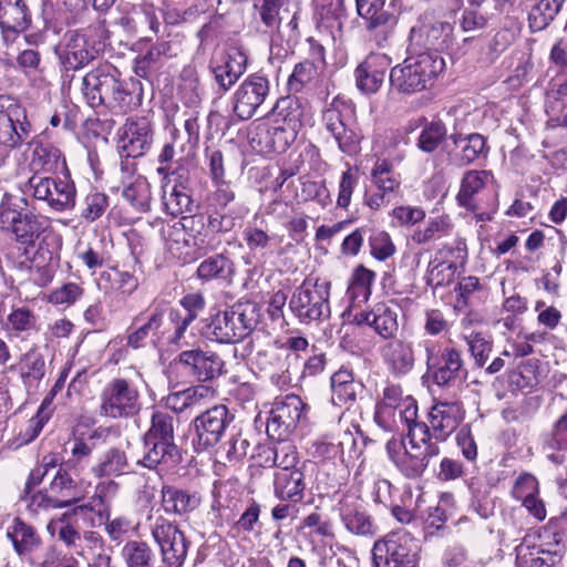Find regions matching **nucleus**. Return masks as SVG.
Listing matches in <instances>:
<instances>
[{"instance_id": "obj_32", "label": "nucleus", "mask_w": 567, "mask_h": 567, "mask_svg": "<svg viewBox=\"0 0 567 567\" xmlns=\"http://www.w3.org/2000/svg\"><path fill=\"white\" fill-rule=\"evenodd\" d=\"M513 494L535 519L543 522L546 518V506L538 496V482L534 476L528 474L519 476Z\"/></svg>"}, {"instance_id": "obj_27", "label": "nucleus", "mask_w": 567, "mask_h": 567, "mask_svg": "<svg viewBox=\"0 0 567 567\" xmlns=\"http://www.w3.org/2000/svg\"><path fill=\"white\" fill-rule=\"evenodd\" d=\"M90 483L78 482L72 478L69 472L60 467L49 485V493L53 495L61 508L69 507L82 502Z\"/></svg>"}, {"instance_id": "obj_59", "label": "nucleus", "mask_w": 567, "mask_h": 567, "mask_svg": "<svg viewBox=\"0 0 567 567\" xmlns=\"http://www.w3.org/2000/svg\"><path fill=\"white\" fill-rule=\"evenodd\" d=\"M323 70L303 60L297 63L290 74L287 85L290 92H300L305 86L313 84Z\"/></svg>"}, {"instance_id": "obj_44", "label": "nucleus", "mask_w": 567, "mask_h": 567, "mask_svg": "<svg viewBox=\"0 0 567 567\" xmlns=\"http://www.w3.org/2000/svg\"><path fill=\"white\" fill-rule=\"evenodd\" d=\"M29 147L32 152L30 165L34 171L54 172L59 169L60 165H64L61 152L55 146L41 141H32Z\"/></svg>"}, {"instance_id": "obj_15", "label": "nucleus", "mask_w": 567, "mask_h": 567, "mask_svg": "<svg viewBox=\"0 0 567 567\" xmlns=\"http://www.w3.org/2000/svg\"><path fill=\"white\" fill-rule=\"evenodd\" d=\"M229 422L228 409L225 405H214L197 415L193 421L197 450H206L216 445Z\"/></svg>"}, {"instance_id": "obj_49", "label": "nucleus", "mask_w": 567, "mask_h": 567, "mask_svg": "<svg viewBox=\"0 0 567 567\" xmlns=\"http://www.w3.org/2000/svg\"><path fill=\"white\" fill-rule=\"evenodd\" d=\"M121 557L126 567H153L155 553L144 540H128L121 549Z\"/></svg>"}, {"instance_id": "obj_51", "label": "nucleus", "mask_w": 567, "mask_h": 567, "mask_svg": "<svg viewBox=\"0 0 567 567\" xmlns=\"http://www.w3.org/2000/svg\"><path fill=\"white\" fill-rule=\"evenodd\" d=\"M375 279V274L359 266L352 272L347 290V296L352 303L365 302L371 295V287Z\"/></svg>"}, {"instance_id": "obj_58", "label": "nucleus", "mask_w": 567, "mask_h": 567, "mask_svg": "<svg viewBox=\"0 0 567 567\" xmlns=\"http://www.w3.org/2000/svg\"><path fill=\"white\" fill-rule=\"evenodd\" d=\"M315 17L326 28H340L344 17L343 0H316Z\"/></svg>"}, {"instance_id": "obj_34", "label": "nucleus", "mask_w": 567, "mask_h": 567, "mask_svg": "<svg viewBox=\"0 0 567 567\" xmlns=\"http://www.w3.org/2000/svg\"><path fill=\"white\" fill-rule=\"evenodd\" d=\"M30 24V14L23 0L0 1V28L6 38L10 33L24 31Z\"/></svg>"}, {"instance_id": "obj_4", "label": "nucleus", "mask_w": 567, "mask_h": 567, "mask_svg": "<svg viewBox=\"0 0 567 567\" xmlns=\"http://www.w3.org/2000/svg\"><path fill=\"white\" fill-rule=\"evenodd\" d=\"M50 228L49 218L33 213L22 214L13 197L4 194L0 203V230L24 248L34 247L37 240Z\"/></svg>"}, {"instance_id": "obj_26", "label": "nucleus", "mask_w": 567, "mask_h": 567, "mask_svg": "<svg viewBox=\"0 0 567 567\" xmlns=\"http://www.w3.org/2000/svg\"><path fill=\"white\" fill-rule=\"evenodd\" d=\"M30 134V123L24 109L19 105L9 107L0 114V144L13 150L22 144Z\"/></svg>"}, {"instance_id": "obj_52", "label": "nucleus", "mask_w": 567, "mask_h": 567, "mask_svg": "<svg viewBox=\"0 0 567 567\" xmlns=\"http://www.w3.org/2000/svg\"><path fill=\"white\" fill-rule=\"evenodd\" d=\"M122 195L137 212L145 213L150 210L151 186L145 177L141 175L133 177L127 185H124Z\"/></svg>"}, {"instance_id": "obj_37", "label": "nucleus", "mask_w": 567, "mask_h": 567, "mask_svg": "<svg viewBox=\"0 0 567 567\" xmlns=\"http://www.w3.org/2000/svg\"><path fill=\"white\" fill-rule=\"evenodd\" d=\"M7 538L12 543L18 556L22 557L41 545V537L35 528L20 517L13 518L7 529Z\"/></svg>"}, {"instance_id": "obj_18", "label": "nucleus", "mask_w": 567, "mask_h": 567, "mask_svg": "<svg viewBox=\"0 0 567 567\" xmlns=\"http://www.w3.org/2000/svg\"><path fill=\"white\" fill-rule=\"evenodd\" d=\"M465 244L458 243L455 248L444 245L434 260L430 261L426 284L433 288L444 287L450 284L455 274L457 262H463L466 256Z\"/></svg>"}, {"instance_id": "obj_40", "label": "nucleus", "mask_w": 567, "mask_h": 567, "mask_svg": "<svg viewBox=\"0 0 567 567\" xmlns=\"http://www.w3.org/2000/svg\"><path fill=\"white\" fill-rule=\"evenodd\" d=\"M394 166L392 161L377 157L370 174L375 188L392 199L399 194L402 183L401 175L394 172Z\"/></svg>"}, {"instance_id": "obj_6", "label": "nucleus", "mask_w": 567, "mask_h": 567, "mask_svg": "<svg viewBox=\"0 0 567 567\" xmlns=\"http://www.w3.org/2000/svg\"><path fill=\"white\" fill-rule=\"evenodd\" d=\"M329 296V281L308 278L295 289L289 309L301 323L324 320L330 317Z\"/></svg>"}, {"instance_id": "obj_62", "label": "nucleus", "mask_w": 567, "mask_h": 567, "mask_svg": "<svg viewBox=\"0 0 567 567\" xmlns=\"http://www.w3.org/2000/svg\"><path fill=\"white\" fill-rule=\"evenodd\" d=\"M37 316L27 307L12 308L7 317L6 329L14 337L35 329Z\"/></svg>"}, {"instance_id": "obj_3", "label": "nucleus", "mask_w": 567, "mask_h": 567, "mask_svg": "<svg viewBox=\"0 0 567 567\" xmlns=\"http://www.w3.org/2000/svg\"><path fill=\"white\" fill-rule=\"evenodd\" d=\"M444 68V59L435 51L410 53L391 69V89L401 95H412L430 90Z\"/></svg>"}, {"instance_id": "obj_23", "label": "nucleus", "mask_w": 567, "mask_h": 567, "mask_svg": "<svg viewBox=\"0 0 567 567\" xmlns=\"http://www.w3.org/2000/svg\"><path fill=\"white\" fill-rule=\"evenodd\" d=\"M177 360L198 381H208L218 377L224 367L218 354L200 349L183 351Z\"/></svg>"}, {"instance_id": "obj_38", "label": "nucleus", "mask_w": 567, "mask_h": 567, "mask_svg": "<svg viewBox=\"0 0 567 567\" xmlns=\"http://www.w3.org/2000/svg\"><path fill=\"white\" fill-rule=\"evenodd\" d=\"M288 0H254L255 16L265 27V32H278L282 21L287 18Z\"/></svg>"}, {"instance_id": "obj_25", "label": "nucleus", "mask_w": 567, "mask_h": 567, "mask_svg": "<svg viewBox=\"0 0 567 567\" xmlns=\"http://www.w3.org/2000/svg\"><path fill=\"white\" fill-rule=\"evenodd\" d=\"M157 173L164 177L162 202L165 212L172 216H178L189 210L192 198L185 183L178 182L174 177L175 173L169 174L166 166L158 167Z\"/></svg>"}, {"instance_id": "obj_21", "label": "nucleus", "mask_w": 567, "mask_h": 567, "mask_svg": "<svg viewBox=\"0 0 567 567\" xmlns=\"http://www.w3.org/2000/svg\"><path fill=\"white\" fill-rule=\"evenodd\" d=\"M336 511L346 529L358 536H373L377 533L371 516L364 511L359 499L352 495H343Z\"/></svg>"}, {"instance_id": "obj_41", "label": "nucleus", "mask_w": 567, "mask_h": 567, "mask_svg": "<svg viewBox=\"0 0 567 567\" xmlns=\"http://www.w3.org/2000/svg\"><path fill=\"white\" fill-rule=\"evenodd\" d=\"M433 380L439 385H449L461 378L463 361L460 352L454 348H443L437 365L433 367Z\"/></svg>"}, {"instance_id": "obj_2", "label": "nucleus", "mask_w": 567, "mask_h": 567, "mask_svg": "<svg viewBox=\"0 0 567 567\" xmlns=\"http://www.w3.org/2000/svg\"><path fill=\"white\" fill-rule=\"evenodd\" d=\"M204 216L189 215L163 223L161 237L172 257L189 264L212 251L209 237L204 234Z\"/></svg>"}, {"instance_id": "obj_56", "label": "nucleus", "mask_w": 567, "mask_h": 567, "mask_svg": "<svg viewBox=\"0 0 567 567\" xmlns=\"http://www.w3.org/2000/svg\"><path fill=\"white\" fill-rule=\"evenodd\" d=\"M565 0H539L528 14L532 31L544 30L558 14Z\"/></svg>"}, {"instance_id": "obj_30", "label": "nucleus", "mask_w": 567, "mask_h": 567, "mask_svg": "<svg viewBox=\"0 0 567 567\" xmlns=\"http://www.w3.org/2000/svg\"><path fill=\"white\" fill-rule=\"evenodd\" d=\"M389 60L384 54H370L355 69V83L360 91L372 94L379 91Z\"/></svg>"}, {"instance_id": "obj_1", "label": "nucleus", "mask_w": 567, "mask_h": 567, "mask_svg": "<svg viewBox=\"0 0 567 567\" xmlns=\"http://www.w3.org/2000/svg\"><path fill=\"white\" fill-rule=\"evenodd\" d=\"M398 411L408 427L409 445L402 437L392 436L385 444V452L403 476L419 478L430 461L440 454V447L432 441L429 425L417 421V405L413 398L405 396Z\"/></svg>"}, {"instance_id": "obj_5", "label": "nucleus", "mask_w": 567, "mask_h": 567, "mask_svg": "<svg viewBox=\"0 0 567 567\" xmlns=\"http://www.w3.org/2000/svg\"><path fill=\"white\" fill-rule=\"evenodd\" d=\"M255 322L254 307L237 303L216 313L205 327V334L212 341L235 343L252 331Z\"/></svg>"}, {"instance_id": "obj_33", "label": "nucleus", "mask_w": 567, "mask_h": 567, "mask_svg": "<svg viewBox=\"0 0 567 567\" xmlns=\"http://www.w3.org/2000/svg\"><path fill=\"white\" fill-rule=\"evenodd\" d=\"M247 68L246 55L238 51H229L221 63L213 68L215 82L223 93L227 92L245 73Z\"/></svg>"}, {"instance_id": "obj_22", "label": "nucleus", "mask_w": 567, "mask_h": 567, "mask_svg": "<svg viewBox=\"0 0 567 567\" xmlns=\"http://www.w3.org/2000/svg\"><path fill=\"white\" fill-rule=\"evenodd\" d=\"M202 504V495L197 491L164 484L161 488V507L165 514L185 517L195 512Z\"/></svg>"}, {"instance_id": "obj_43", "label": "nucleus", "mask_w": 567, "mask_h": 567, "mask_svg": "<svg viewBox=\"0 0 567 567\" xmlns=\"http://www.w3.org/2000/svg\"><path fill=\"white\" fill-rule=\"evenodd\" d=\"M361 384L354 381L352 371L340 369L331 377V402L343 406L355 401Z\"/></svg>"}, {"instance_id": "obj_10", "label": "nucleus", "mask_w": 567, "mask_h": 567, "mask_svg": "<svg viewBox=\"0 0 567 567\" xmlns=\"http://www.w3.org/2000/svg\"><path fill=\"white\" fill-rule=\"evenodd\" d=\"M542 530L546 533L547 528L529 529L516 546V567H554L560 560L564 551L560 538L554 535L551 543L542 542L537 545Z\"/></svg>"}, {"instance_id": "obj_17", "label": "nucleus", "mask_w": 567, "mask_h": 567, "mask_svg": "<svg viewBox=\"0 0 567 567\" xmlns=\"http://www.w3.org/2000/svg\"><path fill=\"white\" fill-rule=\"evenodd\" d=\"M464 409L460 402L437 401L429 412L432 441L439 446L458 427L464 419Z\"/></svg>"}, {"instance_id": "obj_57", "label": "nucleus", "mask_w": 567, "mask_h": 567, "mask_svg": "<svg viewBox=\"0 0 567 567\" xmlns=\"http://www.w3.org/2000/svg\"><path fill=\"white\" fill-rule=\"evenodd\" d=\"M175 417L167 411L153 409L151 426L144 434L150 440L174 442Z\"/></svg>"}, {"instance_id": "obj_29", "label": "nucleus", "mask_w": 567, "mask_h": 567, "mask_svg": "<svg viewBox=\"0 0 567 567\" xmlns=\"http://www.w3.org/2000/svg\"><path fill=\"white\" fill-rule=\"evenodd\" d=\"M358 323H367L383 339L395 336L398 323V307L385 302L377 303L371 311L355 316Z\"/></svg>"}, {"instance_id": "obj_45", "label": "nucleus", "mask_w": 567, "mask_h": 567, "mask_svg": "<svg viewBox=\"0 0 567 567\" xmlns=\"http://www.w3.org/2000/svg\"><path fill=\"white\" fill-rule=\"evenodd\" d=\"M272 113L275 121H279L280 124L298 134L305 116V107L299 99L291 96L280 99L274 106Z\"/></svg>"}, {"instance_id": "obj_31", "label": "nucleus", "mask_w": 567, "mask_h": 567, "mask_svg": "<svg viewBox=\"0 0 567 567\" xmlns=\"http://www.w3.org/2000/svg\"><path fill=\"white\" fill-rule=\"evenodd\" d=\"M451 30L444 21L419 20L410 31V48H425L427 51L441 47L446 32Z\"/></svg>"}, {"instance_id": "obj_46", "label": "nucleus", "mask_w": 567, "mask_h": 567, "mask_svg": "<svg viewBox=\"0 0 567 567\" xmlns=\"http://www.w3.org/2000/svg\"><path fill=\"white\" fill-rule=\"evenodd\" d=\"M234 274L231 260L223 254L210 256L203 260L196 270L197 278L202 281L228 280Z\"/></svg>"}, {"instance_id": "obj_35", "label": "nucleus", "mask_w": 567, "mask_h": 567, "mask_svg": "<svg viewBox=\"0 0 567 567\" xmlns=\"http://www.w3.org/2000/svg\"><path fill=\"white\" fill-rule=\"evenodd\" d=\"M137 85L133 81H121L118 76L104 105L115 113L125 114L135 110L142 103V91Z\"/></svg>"}, {"instance_id": "obj_8", "label": "nucleus", "mask_w": 567, "mask_h": 567, "mask_svg": "<svg viewBox=\"0 0 567 567\" xmlns=\"http://www.w3.org/2000/svg\"><path fill=\"white\" fill-rule=\"evenodd\" d=\"M100 413L111 419H127L141 410V393L137 386L125 378H114L105 384L100 394Z\"/></svg>"}, {"instance_id": "obj_19", "label": "nucleus", "mask_w": 567, "mask_h": 567, "mask_svg": "<svg viewBox=\"0 0 567 567\" xmlns=\"http://www.w3.org/2000/svg\"><path fill=\"white\" fill-rule=\"evenodd\" d=\"M494 184V175L489 171L468 169L461 179L460 190L456 200L460 206L470 212H477L483 208L480 196L488 190Z\"/></svg>"}, {"instance_id": "obj_54", "label": "nucleus", "mask_w": 567, "mask_h": 567, "mask_svg": "<svg viewBox=\"0 0 567 567\" xmlns=\"http://www.w3.org/2000/svg\"><path fill=\"white\" fill-rule=\"evenodd\" d=\"M452 140L455 147L460 151L461 165H468L478 158L480 155L487 152L485 138L481 134L454 135Z\"/></svg>"}, {"instance_id": "obj_48", "label": "nucleus", "mask_w": 567, "mask_h": 567, "mask_svg": "<svg viewBox=\"0 0 567 567\" xmlns=\"http://www.w3.org/2000/svg\"><path fill=\"white\" fill-rule=\"evenodd\" d=\"M128 460L124 451L113 447L106 451L100 462L92 466L95 477L120 476L127 472Z\"/></svg>"}, {"instance_id": "obj_20", "label": "nucleus", "mask_w": 567, "mask_h": 567, "mask_svg": "<svg viewBox=\"0 0 567 567\" xmlns=\"http://www.w3.org/2000/svg\"><path fill=\"white\" fill-rule=\"evenodd\" d=\"M296 138L297 133L274 120L270 125L258 124L250 137V143L261 153H284Z\"/></svg>"}, {"instance_id": "obj_16", "label": "nucleus", "mask_w": 567, "mask_h": 567, "mask_svg": "<svg viewBox=\"0 0 567 567\" xmlns=\"http://www.w3.org/2000/svg\"><path fill=\"white\" fill-rule=\"evenodd\" d=\"M120 72L110 63L100 64L82 79V93L90 106L104 105L116 85Z\"/></svg>"}, {"instance_id": "obj_9", "label": "nucleus", "mask_w": 567, "mask_h": 567, "mask_svg": "<svg viewBox=\"0 0 567 567\" xmlns=\"http://www.w3.org/2000/svg\"><path fill=\"white\" fill-rule=\"evenodd\" d=\"M322 121L326 130L333 136L343 153H354L360 135L354 127V107L347 101L336 97L324 109Z\"/></svg>"}, {"instance_id": "obj_60", "label": "nucleus", "mask_w": 567, "mask_h": 567, "mask_svg": "<svg viewBox=\"0 0 567 567\" xmlns=\"http://www.w3.org/2000/svg\"><path fill=\"white\" fill-rule=\"evenodd\" d=\"M45 203L56 212L73 208L75 205L74 186L65 181L53 179V187H51Z\"/></svg>"}, {"instance_id": "obj_53", "label": "nucleus", "mask_w": 567, "mask_h": 567, "mask_svg": "<svg viewBox=\"0 0 567 567\" xmlns=\"http://www.w3.org/2000/svg\"><path fill=\"white\" fill-rule=\"evenodd\" d=\"M452 229L453 225L450 218L442 215L430 218L424 227L416 228L411 235V239L414 244L425 245L447 236Z\"/></svg>"}, {"instance_id": "obj_12", "label": "nucleus", "mask_w": 567, "mask_h": 567, "mask_svg": "<svg viewBox=\"0 0 567 567\" xmlns=\"http://www.w3.org/2000/svg\"><path fill=\"white\" fill-rule=\"evenodd\" d=\"M270 85L267 78L252 74L247 76L231 96L233 115L240 120H250L265 103Z\"/></svg>"}, {"instance_id": "obj_47", "label": "nucleus", "mask_w": 567, "mask_h": 567, "mask_svg": "<svg viewBox=\"0 0 567 567\" xmlns=\"http://www.w3.org/2000/svg\"><path fill=\"white\" fill-rule=\"evenodd\" d=\"M144 440V456L140 463L147 468H155L161 463H165L177 452L175 442L163 441V440H150L148 436L143 437Z\"/></svg>"}, {"instance_id": "obj_24", "label": "nucleus", "mask_w": 567, "mask_h": 567, "mask_svg": "<svg viewBox=\"0 0 567 567\" xmlns=\"http://www.w3.org/2000/svg\"><path fill=\"white\" fill-rule=\"evenodd\" d=\"M153 143V127L146 117L127 121L121 137V147L127 157L143 156Z\"/></svg>"}, {"instance_id": "obj_55", "label": "nucleus", "mask_w": 567, "mask_h": 567, "mask_svg": "<svg viewBox=\"0 0 567 567\" xmlns=\"http://www.w3.org/2000/svg\"><path fill=\"white\" fill-rule=\"evenodd\" d=\"M338 453H340L341 461L347 466H349L355 458H358L360 454L357 449L355 440L348 434L339 444L320 442L316 445V454L320 456L330 458L334 457Z\"/></svg>"}, {"instance_id": "obj_50", "label": "nucleus", "mask_w": 567, "mask_h": 567, "mask_svg": "<svg viewBox=\"0 0 567 567\" xmlns=\"http://www.w3.org/2000/svg\"><path fill=\"white\" fill-rule=\"evenodd\" d=\"M374 144L375 147L380 146L382 148L377 157L390 159L393 165L401 163L405 157L403 147L408 145V138L405 133L401 131L385 132L383 136L375 140Z\"/></svg>"}, {"instance_id": "obj_42", "label": "nucleus", "mask_w": 567, "mask_h": 567, "mask_svg": "<svg viewBox=\"0 0 567 567\" xmlns=\"http://www.w3.org/2000/svg\"><path fill=\"white\" fill-rule=\"evenodd\" d=\"M9 370L17 371L24 385H32L45 375V360L39 350L32 348L20 357L18 363L10 365Z\"/></svg>"}, {"instance_id": "obj_14", "label": "nucleus", "mask_w": 567, "mask_h": 567, "mask_svg": "<svg viewBox=\"0 0 567 567\" xmlns=\"http://www.w3.org/2000/svg\"><path fill=\"white\" fill-rule=\"evenodd\" d=\"M305 405L298 395L290 394L277 399L267 421V434L278 441H286L301 419Z\"/></svg>"}, {"instance_id": "obj_39", "label": "nucleus", "mask_w": 567, "mask_h": 567, "mask_svg": "<svg viewBox=\"0 0 567 567\" xmlns=\"http://www.w3.org/2000/svg\"><path fill=\"white\" fill-rule=\"evenodd\" d=\"M305 476L301 471L277 470L275 473V495L282 501L300 502L306 488Z\"/></svg>"}, {"instance_id": "obj_63", "label": "nucleus", "mask_w": 567, "mask_h": 567, "mask_svg": "<svg viewBox=\"0 0 567 567\" xmlns=\"http://www.w3.org/2000/svg\"><path fill=\"white\" fill-rule=\"evenodd\" d=\"M405 396L402 395V389L398 385H389L383 391L382 399L375 406V419L379 421H388L394 416Z\"/></svg>"}, {"instance_id": "obj_7", "label": "nucleus", "mask_w": 567, "mask_h": 567, "mask_svg": "<svg viewBox=\"0 0 567 567\" xmlns=\"http://www.w3.org/2000/svg\"><path fill=\"white\" fill-rule=\"evenodd\" d=\"M420 546L406 530L398 529L377 540L372 548L374 567H416Z\"/></svg>"}, {"instance_id": "obj_36", "label": "nucleus", "mask_w": 567, "mask_h": 567, "mask_svg": "<svg viewBox=\"0 0 567 567\" xmlns=\"http://www.w3.org/2000/svg\"><path fill=\"white\" fill-rule=\"evenodd\" d=\"M381 355L395 374H406L414 365L412 344L401 339L389 341L381 350Z\"/></svg>"}, {"instance_id": "obj_61", "label": "nucleus", "mask_w": 567, "mask_h": 567, "mask_svg": "<svg viewBox=\"0 0 567 567\" xmlns=\"http://www.w3.org/2000/svg\"><path fill=\"white\" fill-rule=\"evenodd\" d=\"M296 358L287 351L285 346L276 342L275 347L260 351L257 354L258 364L261 369L285 372L289 369V359Z\"/></svg>"}, {"instance_id": "obj_13", "label": "nucleus", "mask_w": 567, "mask_h": 567, "mask_svg": "<svg viewBox=\"0 0 567 567\" xmlns=\"http://www.w3.org/2000/svg\"><path fill=\"white\" fill-rule=\"evenodd\" d=\"M101 50L102 44L96 40V29L87 28L65 35L60 56L66 69L78 70L94 60Z\"/></svg>"}, {"instance_id": "obj_11", "label": "nucleus", "mask_w": 567, "mask_h": 567, "mask_svg": "<svg viewBox=\"0 0 567 567\" xmlns=\"http://www.w3.org/2000/svg\"><path fill=\"white\" fill-rule=\"evenodd\" d=\"M151 535L158 546L166 567H182L188 553V542L178 526L164 516L151 525Z\"/></svg>"}, {"instance_id": "obj_28", "label": "nucleus", "mask_w": 567, "mask_h": 567, "mask_svg": "<svg viewBox=\"0 0 567 567\" xmlns=\"http://www.w3.org/2000/svg\"><path fill=\"white\" fill-rule=\"evenodd\" d=\"M164 321V310L154 308L140 312L133 318L132 324L127 330L126 346L132 349H138L146 344V340L156 334Z\"/></svg>"}, {"instance_id": "obj_64", "label": "nucleus", "mask_w": 567, "mask_h": 567, "mask_svg": "<svg viewBox=\"0 0 567 567\" xmlns=\"http://www.w3.org/2000/svg\"><path fill=\"white\" fill-rule=\"evenodd\" d=\"M446 137V127L441 121L431 122L424 125L419 138L417 147L425 152H434Z\"/></svg>"}]
</instances>
